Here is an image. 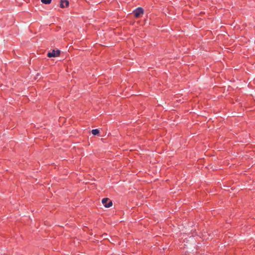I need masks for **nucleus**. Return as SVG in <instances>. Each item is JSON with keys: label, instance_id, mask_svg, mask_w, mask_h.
Wrapping results in <instances>:
<instances>
[{"label": "nucleus", "instance_id": "nucleus-1", "mask_svg": "<svg viewBox=\"0 0 255 255\" xmlns=\"http://www.w3.org/2000/svg\"><path fill=\"white\" fill-rule=\"evenodd\" d=\"M135 18H139L142 16L144 13V9L141 7H138L132 11Z\"/></svg>", "mask_w": 255, "mask_h": 255}, {"label": "nucleus", "instance_id": "nucleus-2", "mask_svg": "<svg viewBox=\"0 0 255 255\" xmlns=\"http://www.w3.org/2000/svg\"><path fill=\"white\" fill-rule=\"evenodd\" d=\"M60 51L59 50H54L53 49L52 51L48 52L47 53V57H56L60 56Z\"/></svg>", "mask_w": 255, "mask_h": 255}, {"label": "nucleus", "instance_id": "nucleus-3", "mask_svg": "<svg viewBox=\"0 0 255 255\" xmlns=\"http://www.w3.org/2000/svg\"><path fill=\"white\" fill-rule=\"evenodd\" d=\"M102 202L106 208H110L113 205L112 201L108 198H103Z\"/></svg>", "mask_w": 255, "mask_h": 255}, {"label": "nucleus", "instance_id": "nucleus-4", "mask_svg": "<svg viewBox=\"0 0 255 255\" xmlns=\"http://www.w3.org/2000/svg\"><path fill=\"white\" fill-rule=\"evenodd\" d=\"M69 2L68 0H61L60 7L62 8L67 7L69 6Z\"/></svg>", "mask_w": 255, "mask_h": 255}, {"label": "nucleus", "instance_id": "nucleus-5", "mask_svg": "<svg viewBox=\"0 0 255 255\" xmlns=\"http://www.w3.org/2000/svg\"><path fill=\"white\" fill-rule=\"evenodd\" d=\"M91 132H92V133L94 135H98L100 132L99 130L98 129H92Z\"/></svg>", "mask_w": 255, "mask_h": 255}, {"label": "nucleus", "instance_id": "nucleus-6", "mask_svg": "<svg viewBox=\"0 0 255 255\" xmlns=\"http://www.w3.org/2000/svg\"><path fill=\"white\" fill-rule=\"evenodd\" d=\"M41 1L44 4H48L51 2L52 0H41Z\"/></svg>", "mask_w": 255, "mask_h": 255}]
</instances>
